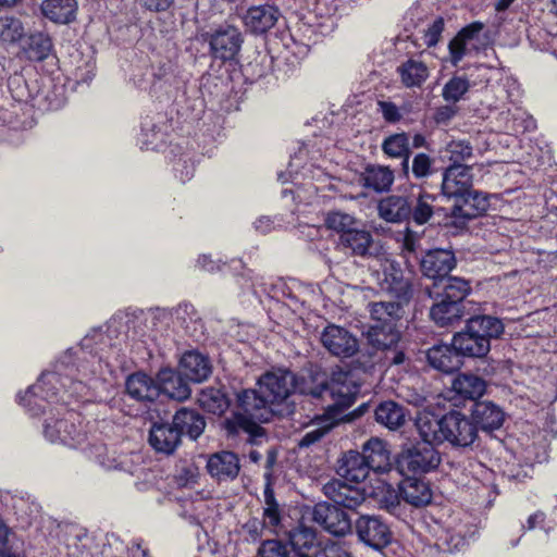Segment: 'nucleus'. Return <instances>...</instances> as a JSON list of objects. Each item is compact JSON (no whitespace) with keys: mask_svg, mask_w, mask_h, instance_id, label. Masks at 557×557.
Masks as SVG:
<instances>
[{"mask_svg":"<svg viewBox=\"0 0 557 557\" xmlns=\"http://www.w3.org/2000/svg\"><path fill=\"white\" fill-rule=\"evenodd\" d=\"M289 550L309 553L318 546V537L314 529L300 524L289 532Z\"/></svg>","mask_w":557,"mask_h":557,"instance_id":"de8ad7c7","label":"nucleus"},{"mask_svg":"<svg viewBox=\"0 0 557 557\" xmlns=\"http://www.w3.org/2000/svg\"><path fill=\"white\" fill-rule=\"evenodd\" d=\"M160 135V127L149 121L147 117L141 123L140 134V148L141 149H153L156 141Z\"/></svg>","mask_w":557,"mask_h":557,"instance_id":"13d9d810","label":"nucleus"},{"mask_svg":"<svg viewBox=\"0 0 557 557\" xmlns=\"http://www.w3.org/2000/svg\"><path fill=\"white\" fill-rule=\"evenodd\" d=\"M290 550L287 545L276 540H268L258 550L259 557H288Z\"/></svg>","mask_w":557,"mask_h":557,"instance_id":"bf43d9fd","label":"nucleus"},{"mask_svg":"<svg viewBox=\"0 0 557 557\" xmlns=\"http://www.w3.org/2000/svg\"><path fill=\"white\" fill-rule=\"evenodd\" d=\"M394 180V171L389 166L380 164H368L360 176L364 188L379 194L389 191Z\"/></svg>","mask_w":557,"mask_h":557,"instance_id":"2f4dec72","label":"nucleus"},{"mask_svg":"<svg viewBox=\"0 0 557 557\" xmlns=\"http://www.w3.org/2000/svg\"><path fill=\"white\" fill-rule=\"evenodd\" d=\"M533 473V465L525 462L521 465L517 462L516 457L512 461H508L503 469V475L509 481L523 482L524 479L531 478Z\"/></svg>","mask_w":557,"mask_h":557,"instance_id":"4d7b16f0","label":"nucleus"},{"mask_svg":"<svg viewBox=\"0 0 557 557\" xmlns=\"http://www.w3.org/2000/svg\"><path fill=\"white\" fill-rule=\"evenodd\" d=\"M362 336L372 348H393L400 339V332L395 322L384 321L362 331Z\"/></svg>","mask_w":557,"mask_h":557,"instance_id":"7c9ffc66","label":"nucleus"},{"mask_svg":"<svg viewBox=\"0 0 557 557\" xmlns=\"http://www.w3.org/2000/svg\"><path fill=\"white\" fill-rule=\"evenodd\" d=\"M434 442L417 443L404 449L396 459V468L403 476L423 475L435 471L442 462Z\"/></svg>","mask_w":557,"mask_h":557,"instance_id":"6e6552de","label":"nucleus"},{"mask_svg":"<svg viewBox=\"0 0 557 557\" xmlns=\"http://www.w3.org/2000/svg\"><path fill=\"white\" fill-rule=\"evenodd\" d=\"M182 373L194 382H201L209 377L212 364L208 356L200 350H186L180 359Z\"/></svg>","mask_w":557,"mask_h":557,"instance_id":"c85d7f7f","label":"nucleus"},{"mask_svg":"<svg viewBox=\"0 0 557 557\" xmlns=\"http://www.w3.org/2000/svg\"><path fill=\"white\" fill-rule=\"evenodd\" d=\"M472 168L466 164H450L443 173L442 194L454 200L460 199L472 188Z\"/></svg>","mask_w":557,"mask_h":557,"instance_id":"a211bd4d","label":"nucleus"},{"mask_svg":"<svg viewBox=\"0 0 557 557\" xmlns=\"http://www.w3.org/2000/svg\"><path fill=\"white\" fill-rule=\"evenodd\" d=\"M160 393L171 399L183 401L190 396L188 383L175 371L163 369L158 373Z\"/></svg>","mask_w":557,"mask_h":557,"instance_id":"e433bc0d","label":"nucleus"},{"mask_svg":"<svg viewBox=\"0 0 557 557\" xmlns=\"http://www.w3.org/2000/svg\"><path fill=\"white\" fill-rule=\"evenodd\" d=\"M375 277L382 292L400 302L408 304L410 301L413 294L412 284L409 278L405 277L399 263L385 260L381 264V270L375 271Z\"/></svg>","mask_w":557,"mask_h":557,"instance_id":"9b49d317","label":"nucleus"},{"mask_svg":"<svg viewBox=\"0 0 557 557\" xmlns=\"http://www.w3.org/2000/svg\"><path fill=\"white\" fill-rule=\"evenodd\" d=\"M21 54L29 62H42L50 55H54L51 36L45 32L29 34L21 45Z\"/></svg>","mask_w":557,"mask_h":557,"instance_id":"b1692460","label":"nucleus"},{"mask_svg":"<svg viewBox=\"0 0 557 557\" xmlns=\"http://www.w3.org/2000/svg\"><path fill=\"white\" fill-rule=\"evenodd\" d=\"M451 387L460 397L476 400L484 395L486 383L478 375L461 373L454 379Z\"/></svg>","mask_w":557,"mask_h":557,"instance_id":"79ce46f5","label":"nucleus"},{"mask_svg":"<svg viewBox=\"0 0 557 557\" xmlns=\"http://www.w3.org/2000/svg\"><path fill=\"white\" fill-rule=\"evenodd\" d=\"M25 30L20 18L11 15L0 16V39L16 42L24 37Z\"/></svg>","mask_w":557,"mask_h":557,"instance_id":"603ef678","label":"nucleus"},{"mask_svg":"<svg viewBox=\"0 0 557 557\" xmlns=\"http://www.w3.org/2000/svg\"><path fill=\"white\" fill-rule=\"evenodd\" d=\"M469 314L465 329L456 333L450 345L434 344L431 348H491V342L499 338L505 331L503 321L490 314Z\"/></svg>","mask_w":557,"mask_h":557,"instance_id":"0eeeda50","label":"nucleus"},{"mask_svg":"<svg viewBox=\"0 0 557 557\" xmlns=\"http://www.w3.org/2000/svg\"><path fill=\"white\" fill-rule=\"evenodd\" d=\"M471 282L459 276L443 277L425 287L434 300L430 317L438 326H449L475 311V304L467 300L471 294Z\"/></svg>","mask_w":557,"mask_h":557,"instance_id":"20e7f679","label":"nucleus"},{"mask_svg":"<svg viewBox=\"0 0 557 557\" xmlns=\"http://www.w3.org/2000/svg\"><path fill=\"white\" fill-rule=\"evenodd\" d=\"M414 425L422 441L435 444L446 442L456 448H469L479 437L471 418L459 410H450L441 418L433 412L421 411Z\"/></svg>","mask_w":557,"mask_h":557,"instance_id":"423d86ee","label":"nucleus"},{"mask_svg":"<svg viewBox=\"0 0 557 557\" xmlns=\"http://www.w3.org/2000/svg\"><path fill=\"white\" fill-rule=\"evenodd\" d=\"M360 454L371 471L385 472L391 469V451L383 440L371 437L362 445Z\"/></svg>","mask_w":557,"mask_h":557,"instance_id":"c756f323","label":"nucleus"},{"mask_svg":"<svg viewBox=\"0 0 557 557\" xmlns=\"http://www.w3.org/2000/svg\"><path fill=\"white\" fill-rule=\"evenodd\" d=\"M58 416H50L45 420L44 434L51 443H60L75 448L86 440V431L83 429V418L73 410L58 412Z\"/></svg>","mask_w":557,"mask_h":557,"instance_id":"1a4fd4ad","label":"nucleus"},{"mask_svg":"<svg viewBox=\"0 0 557 557\" xmlns=\"http://www.w3.org/2000/svg\"><path fill=\"white\" fill-rule=\"evenodd\" d=\"M446 151L451 164H462L473 156V148L468 140H451Z\"/></svg>","mask_w":557,"mask_h":557,"instance_id":"6e6d98bb","label":"nucleus"},{"mask_svg":"<svg viewBox=\"0 0 557 557\" xmlns=\"http://www.w3.org/2000/svg\"><path fill=\"white\" fill-rule=\"evenodd\" d=\"M210 475L218 481H233L237 478L240 465L236 454L227 450L215 453L207 462Z\"/></svg>","mask_w":557,"mask_h":557,"instance_id":"a878e982","label":"nucleus"},{"mask_svg":"<svg viewBox=\"0 0 557 557\" xmlns=\"http://www.w3.org/2000/svg\"><path fill=\"white\" fill-rule=\"evenodd\" d=\"M381 147L386 156L401 159V170L408 176L411 156L408 134L405 132L392 134L383 140Z\"/></svg>","mask_w":557,"mask_h":557,"instance_id":"58836bf2","label":"nucleus"},{"mask_svg":"<svg viewBox=\"0 0 557 557\" xmlns=\"http://www.w3.org/2000/svg\"><path fill=\"white\" fill-rule=\"evenodd\" d=\"M311 519L325 531L336 536L351 532V520L348 515L335 505L319 503L311 510Z\"/></svg>","mask_w":557,"mask_h":557,"instance_id":"2eb2a0df","label":"nucleus"},{"mask_svg":"<svg viewBox=\"0 0 557 557\" xmlns=\"http://www.w3.org/2000/svg\"><path fill=\"white\" fill-rule=\"evenodd\" d=\"M324 495L335 505L347 509H356L366 500L364 491L343 480L335 479L323 485Z\"/></svg>","mask_w":557,"mask_h":557,"instance_id":"4be33fe9","label":"nucleus"},{"mask_svg":"<svg viewBox=\"0 0 557 557\" xmlns=\"http://www.w3.org/2000/svg\"><path fill=\"white\" fill-rule=\"evenodd\" d=\"M173 428L178 431L180 437L186 434L190 438L196 440L202 434L206 421L197 411L182 408L173 417Z\"/></svg>","mask_w":557,"mask_h":557,"instance_id":"4c0bfd02","label":"nucleus"},{"mask_svg":"<svg viewBox=\"0 0 557 557\" xmlns=\"http://www.w3.org/2000/svg\"><path fill=\"white\" fill-rule=\"evenodd\" d=\"M374 413L376 422L389 430L399 429L406 421L404 408L392 400L381 403Z\"/></svg>","mask_w":557,"mask_h":557,"instance_id":"c03bdc74","label":"nucleus"},{"mask_svg":"<svg viewBox=\"0 0 557 557\" xmlns=\"http://www.w3.org/2000/svg\"><path fill=\"white\" fill-rule=\"evenodd\" d=\"M338 245L350 255L368 257L372 255L373 237L370 231L356 226L338 237Z\"/></svg>","mask_w":557,"mask_h":557,"instance_id":"72a5a7b5","label":"nucleus"},{"mask_svg":"<svg viewBox=\"0 0 557 557\" xmlns=\"http://www.w3.org/2000/svg\"><path fill=\"white\" fill-rule=\"evenodd\" d=\"M332 423H327L308 431L299 441V447H309L319 442L332 429Z\"/></svg>","mask_w":557,"mask_h":557,"instance_id":"338daca9","label":"nucleus"},{"mask_svg":"<svg viewBox=\"0 0 557 557\" xmlns=\"http://www.w3.org/2000/svg\"><path fill=\"white\" fill-rule=\"evenodd\" d=\"M258 385V391L247 389L238 394L237 401L240 411L235 414V422L252 437L253 442L264 435L259 423L268 422L271 419L273 416L272 405L281 404L296 389L301 393V388H308L298 384L294 373L285 369L267 372L259 379Z\"/></svg>","mask_w":557,"mask_h":557,"instance_id":"f03ea898","label":"nucleus"},{"mask_svg":"<svg viewBox=\"0 0 557 557\" xmlns=\"http://www.w3.org/2000/svg\"><path fill=\"white\" fill-rule=\"evenodd\" d=\"M227 335L234 339L237 344H244L248 346L255 345H278V335L271 333L264 335L263 338L259 337V330L253 324L237 323L230 326Z\"/></svg>","mask_w":557,"mask_h":557,"instance_id":"c9c22d12","label":"nucleus"},{"mask_svg":"<svg viewBox=\"0 0 557 557\" xmlns=\"http://www.w3.org/2000/svg\"><path fill=\"white\" fill-rule=\"evenodd\" d=\"M471 420L478 430L491 432L503 425L505 412L493 401H476L472 407Z\"/></svg>","mask_w":557,"mask_h":557,"instance_id":"bb28decb","label":"nucleus"},{"mask_svg":"<svg viewBox=\"0 0 557 557\" xmlns=\"http://www.w3.org/2000/svg\"><path fill=\"white\" fill-rule=\"evenodd\" d=\"M470 86L467 77L455 75L444 85L442 97L447 102L456 103L469 91Z\"/></svg>","mask_w":557,"mask_h":557,"instance_id":"3c124183","label":"nucleus"},{"mask_svg":"<svg viewBox=\"0 0 557 557\" xmlns=\"http://www.w3.org/2000/svg\"><path fill=\"white\" fill-rule=\"evenodd\" d=\"M409 194L388 195L377 202V213L388 223H409Z\"/></svg>","mask_w":557,"mask_h":557,"instance_id":"cd10ccee","label":"nucleus"},{"mask_svg":"<svg viewBox=\"0 0 557 557\" xmlns=\"http://www.w3.org/2000/svg\"><path fill=\"white\" fill-rule=\"evenodd\" d=\"M324 348H359L357 337L346 327L329 323L320 335Z\"/></svg>","mask_w":557,"mask_h":557,"instance_id":"ea45409f","label":"nucleus"},{"mask_svg":"<svg viewBox=\"0 0 557 557\" xmlns=\"http://www.w3.org/2000/svg\"><path fill=\"white\" fill-rule=\"evenodd\" d=\"M401 83L407 88L421 87L429 77V69L422 62L409 59L397 67Z\"/></svg>","mask_w":557,"mask_h":557,"instance_id":"37998d69","label":"nucleus"},{"mask_svg":"<svg viewBox=\"0 0 557 557\" xmlns=\"http://www.w3.org/2000/svg\"><path fill=\"white\" fill-rule=\"evenodd\" d=\"M382 496L380 498V505L391 513H396L400 505V492H397L391 485H384L382 487Z\"/></svg>","mask_w":557,"mask_h":557,"instance_id":"052dcab7","label":"nucleus"},{"mask_svg":"<svg viewBox=\"0 0 557 557\" xmlns=\"http://www.w3.org/2000/svg\"><path fill=\"white\" fill-rule=\"evenodd\" d=\"M401 498L413 507L426 506L432 500V490L425 481L416 476H405L399 484Z\"/></svg>","mask_w":557,"mask_h":557,"instance_id":"473e14b6","label":"nucleus"},{"mask_svg":"<svg viewBox=\"0 0 557 557\" xmlns=\"http://www.w3.org/2000/svg\"><path fill=\"white\" fill-rule=\"evenodd\" d=\"M468 210L471 215L476 219L488 210L490 201L485 193L470 188L460 199L457 200Z\"/></svg>","mask_w":557,"mask_h":557,"instance_id":"8fccbe9b","label":"nucleus"},{"mask_svg":"<svg viewBox=\"0 0 557 557\" xmlns=\"http://www.w3.org/2000/svg\"><path fill=\"white\" fill-rule=\"evenodd\" d=\"M474 218L471 213L468 212L466 208H463L460 202L455 200V203L450 208L449 212L445 213L443 225L445 228L449 230L453 234H461L469 230V223L473 221Z\"/></svg>","mask_w":557,"mask_h":557,"instance_id":"a18cd8bd","label":"nucleus"},{"mask_svg":"<svg viewBox=\"0 0 557 557\" xmlns=\"http://www.w3.org/2000/svg\"><path fill=\"white\" fill-rule=\"evenodd\" d=\"M379 111L385 122L396 124L403 119L399 108L392 101L381 100L377 102Z\"/></svg>","mask_w":557,"mask_h":557,"instance_id":"69168bd1","label":"nucleus"},{"mask_svg":"<svg viewBox=\"0 0 557 557\" xmlns=\"http://www.w3.org/2000/svg\"><path fill=\"white\" fill-rule=\"evenodd\" d=\"M467 45L468 42L461 39L458 35H456L448 44L450 63L453 65H458V63L462 60V58L467 54Z\"/></svg>","mask_w":557,"mask_h":557,"instance_id":"0e129e2a","label":"nucleus"},{"mask_svg":"<svg viewBox=\"0 0 557 557\" xmlns=\"http://www.w3.org/2000/svg\"><path fill=\"white\" fill-rule=\"evenodd\" d=\"M473 350H419L429 366L443 373L457 371L463 364L465 357L483 358L488 350H478L479 354H467Z\"/></svg>","mask_w":557,"mask_h":557,"instance_id":"aec40b11","label":"nucleus"},{"mask_svg":"<svg viewBox=\"0 0 557 557\" xmlns=\"http://www.w3.org/2000/svg\"><path fill=\"white\" fill-rule=\"evenodd\" d=\"M202 38L209 42L210 54L222 61L234 60L244 41L240 30L231 24H221L205 33Z\"/></svg>","mask_w":557,"mask_h":557,"instance_id":"9d476101","label":"nucleus"},{"mask_svg":"<svg viewBox=\"0 0 557 557\" xmlns=\"http://www.w3.org/2000/svg\"><path fill=\"white\" fill-rule=\"evenodd\" d=\"M456 264L457 259L451 249H430L420 259L421 272L434 281L450 276L449 273Z\"/></svg>","mask_w":557,"mask_h":557,"instance_id":"dca6fc26","label":"nucleus"},{"mask_svg":"<svg viewBox=\"0 0 557 557\" xmlns=\"http://www.w3.org/2000/svg\"><path fill=\"white\" fill-rule=\"evenodd\" d=\"M143 319L148 348H196L205 346L209 338L200 312L186 300L173 308L144 310Z\"/></svg>","mask_w":557,"mask_h":557,"instance_id":"f257e3e1","label":"nucleus"},{"mask_svg":"<svg viewBox=\"0 0 557 557\" xmlns=\"http://www.w3.org/2000/svg\"><path fill=\"white\" fill-rule=\"evenodd\" d=\"M405 304L398 300L394 301H375L368 305L370 314L376 323L384 321H393L401 317L403 306Z\"/></svg>","mask_w":557,"mask_h":557,"instance_id":"09e8293b","label":"nucleus"},{"mask_svg":"<svg viewBox=\"0 0 557 557\" xmlns=\"http://www.w3.org/2000/svg\"><path fill=\"white\" fill-rule=\"evenodd\" d=\"M88 450L89 456L94 457L107 470H120L131 474L137 472L132 455H117L115 451H110L103 444L90 445Z\"/></svg>","mask_w":557,"mask_h":557,"instance_id":"393cba45","label":"nucleus"},{"mask_svg":"<svg viewBox=\"0 0 557 557\" xmlns=\"http://www.w3.org/2000/svg\"><path fill=\"white\" fill-rule=\"evenodd\" d=\"M370 471L366 460L357 450H348L338 460L337 473L347 481L362 482L368 478Z\"/></svg>","mask_w":557,"mask_h":557,"instance_id":"f704fd0d","label":"nucleus"},{"mask_svg":"<svg viewBox=\"0 0 557 557\" xmlns=\"http://www.w3.org/2000/svg\"><path fill=\"white\" fill-rule=\"evenodd\" d=\"M246 30L255 36H262L284 20L282 11L274 4L249 7L242 16Z\"/></svg>","mask_w":557,"mask_h":557,"instance_id":"4468645a","label":"nucleus"},{"mask_svg":"<svg viewBox=\"0 0 557 557\" xmlns=\"http://www.w3.org/2000/svg\"><path fill=\"white\" fill-rule=\"evenodd\" d=\"M243 528L244 531L249 535V539L253 542L261 539L264 534V531L269 530L263 521L257 518L248 520Z\"/></svg>","mask_w":557,"mask_h":557,"instance_id":"774afa93","label":"nucleus"},{"mask_svg":"<svg viewBox=\"0 0 557 557\" xmlns=\"http://www.w3.org/2000/svg\"><path fill=\"white\" fill-rule=\"evenodd\" d=\"M168 416V411L165 414L163 411H161V419L157 418V416L154 414L153 420H150L151 426L149 430L148 442L157 453L171 455L180 445L181 437L178 431L175 428H173V425H170L169 423H163V420Z\"/></svg>","mask_w":557,"mask_h":557,"instance_id":"6ab92c4d","label":"nucleus"},{"mask_svg":"<svg viewBox=\"0 0 557 557\" xmlns=\"http://www.w3.org/2000/svg\"><path fill=\"white\" fill-rule=\"evenodd\" d=\"M199 406L213 414H222L228 407V400L221 389L206 387L198 395Z\"/></svg>","mask_w":557,"mask_h":557,"instance_id":"49530a36","label":"nucleus"},{"mask_svg":"<svg viewBox=\"0 0 557 557\" xmlns=\"http://www.w3.org/2000/svg\"><path fill=\"white\" fill-rule=\"evenodd\" d=\"M356 531L360 541L375 549H381L391 542L389 528L376 516H361L356 521Z\"/></svg>","mask_w":557,"mask_h":557,"instance_id":"412c9836","label":"nucleus"},{"mask_svg":"<svg viewBox=\"0 0 557 557\" xmlns=\"http://www.w3.org/2000/svg\"><path fill=\"white\" fill-rule=\"evenodd\" d=\"M325 223L330 230L337 232L339 236L359 225V222L354 216L343 212H330Z\"/></svg>","mask_w":557,"mask_h":557,"instance_id":"864d4df0","label":"nucleus"},{"mask_svg":"<svg viewBox=\"0 0 557 557\" xmlns=\"http://www.w3.org/2000/svg\"><path fill=\"white\" fill-rule=\"evenodd\" d=\"M144 309L120 310L103 326L92 327L79 342V348H148Z\"/></svg>","mask_w":557,"mask_h":557,"instance_id":"7ed1b4c3","label":"nucleus"},{"mask_svg":"<svg viewBox=\"0 0 557 557\" xmlns=\"http://www.w3.org/2000/svg\"><path fill=\"white\" fill-rule=\"evenodd\" d=\"M76 0H45L41 3L42 14L58 24H67L75 18Z\"/></svg>","mask_w":557,"mask_h":557,"instance_id":"a19ab883","label":"nucleus"},{"mask_svg":"<svg viewBox=\"0 0 557 557\" xmlns=\"http://www.w3.org/2000/svg\"><path fill=\"white\" fill-rule=\"evenodd\" d=\"M410 169L416 180H425L435 172L434 159L428 153L419 152L413 156Z\"/></svg>","mask_w":557,"mask_h":557,"instance_id":"5fc2aeb1","label":"nucleus"},{"mask_svg":"<svg viewBox=\"0 0 557 557\" xmlns=\"http://www.w3.org/2000/svg\"><path fill=\"white\" fill-rule=\"evenodd\" d=\"M126 392L129 397L137 401L147 404V414L149 420H153L154 414L161 419V411L166 413V409L161 401H156L160 395L159 384L145 373L138 372L128 376L126 381Z\"/></svg>","mask_w":557,"mask_h":557,"instance_id":"f8f14e48","label":"nucleus"},{"mask_svg":"<svg viewBox=\"0 0 557 557\" xmlns=\"http://www.w3.org/2000/svg\"><path fill=\"white\" fill-rule=\"evenodd\" d=\"M375 355L376 350H352V354L348 355L352 358L350 369L333 372L330 382L322 379L314 387L301 388V394L322 399L329 397L333 401L331 406L339 409L350 407L360 393L361 384L357 373L371 371L375 364Z\"/></svg>","mask_w":557,"mask_h":557,"instance_id":"39448f33","label":"nucleus"},{"mask_svg":"<svg viewBox=\"0 0 557 557\" xmlns=\"http://www.w3.org/2000/svg\"><path fill=\"white\" fill-rule=\"evenodd\" d=\"M40 82V87L32 95L33 106L44 111L61 109L66 102L65 85L49 76L42 77Z\"/></svg>","mask_w":557,"mask_h":557,"instance_id":"5701e85b","label":"nucleus"},{"mask_svg":"<svg viewBox=\"0 0 557 557\" xmlns=\"http://www.w3.org/2000/svg\"><path fill=\"white\" fill-rule=\"evenodd\" d=\"M176 177L185 183L189 181L195 173V163L188 156L181 157L173 165Z\"/></svg>","mask_w":557,"mask_h":557,"instance_id":"e2e57ef3","label":"nucleus"},{"mask_svg":"<svg viewBox=\"0 0 557 557\" xmlns=\"http://www.w3.org/2000/svg\"><path fill=\"white\" fill-rule=\"evenodd\" d=\"M445 28V21L442 16H437L432 24L423 33V40L428 48L438 44Z\"/></svg>","mask_w":557,"mask_h":557,"instance_id":"680f3d73","label":"nucleus"},{"mask_svg":"<svg viewBox=\"0 0 557 557\" xmlns=\"http://www.w3.org/2000/svg\"><path fill=\"white\" fill-rule=\"evenodd\" d=\"M437 196L426 191L421 185L412 186L409 193V223L414 225H424L429 223L432 218L444 208L436 207L434 202Z\"/></svg>","mask_w":557,"mask_h":557,"instance_id":"f3484780","label":"nucleus"},{"mask_svg":"<svg viewBox=\"0 0 557 557\" xmlns=\"http://www.w3.org/2000/svg\"><path fill=\"white\" fill-rule=\"evenodd\" d=\"M59 383L60 377L57 373H42L38 382L30 386L24 396L17 395L18 403L26 407L32 414L37 416L45 411L46 404L57 397V384Z\"/></svg>","mask_w":557,"mask_h":557,"instance_id":"ddd939ff","label":"nucleus"}]
</instances>
